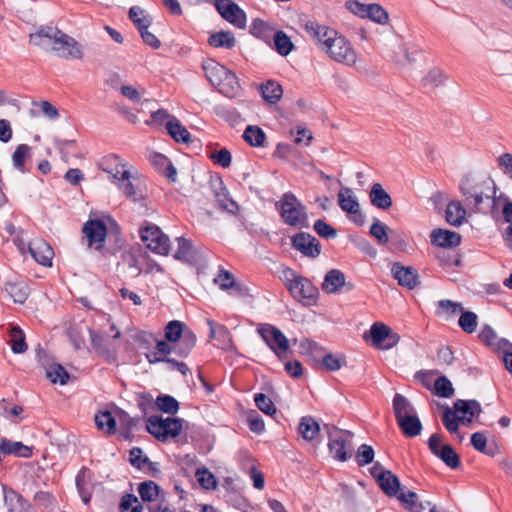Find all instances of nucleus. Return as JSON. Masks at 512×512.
<instances>
[{
  "mask_svg": "<svg viewBox=\"0 0 512 512\" xmlns=\"http://www.w3.org/2000/svg\"><path fill=\"white\" fill-rule=\"evenodd\" d=\"M304 29L320 51L334 62L349 67L357 63L358 56L355 48L337 30L315 21H307Z\"/></svg>",
  "mask_w": 512,
  "mask_h": 512,
  "instance_id": "f257e3e1",
  "label": "nucleus"
},
{
  "mask_svg": "<svg viewBox=\"0 0 512 512\" xmlns=\"http://www.w3.org/2000/svg\"><path fill=\"white\" fill-rule=\"evenodd\" d=\"M464 205L471 213L491 215L496 210L497 185L489 177L467 174L459 184Z\"/></svg>",
  "mask_w": 512,
  "mask_h": 512,
  "instance_id": "f03ea898",
  "label": "nucleus"
},
{
  "mask_svg": "<svg viewBox=\"0 0 512 512\" xmlns=\"http://www.w3.org/2000/svg\"><path fill=\"white\" fill-rule=\"evenodd\" d=\"M30 42L66 60H81L84 56L82 45L56 27H41L30 34Z\"/></svg>",
  "mask_w": 512,
  "mask_h": 512,
  "instance_id": "7ed1b4c3",
  "label": "nucleus"
},
{
  "mask_svg": "<svg viewBox=\"0 0 512 512\" xmlns=\"http://www.w3.org/2000/svg\"><path fill=\"white\" fill-rule=\"evenodd\" d=\"M282 221L291 227H307V213L305 206L292 192L284 193L275 203Z\"/></svg>",
  "mask_w": 512,
  "mask_h": 512,
  "instance_id": "20e7f679",
  "label": "nucleus"
},
{
  "mask_svg": "<svg viewBox=\"0 0 512 512\" xmlns=\"http://www.w3.org/2000/svg\"><path fill=\"white\" fill-rule=\"evenodd\" d=\"M330 454L338 461L345 462L352 455L351 443L354 433L333 425H325Z\"/></svg>",
  "mask_w": 512,
  "mask_h": 512,
  "instance_id": "39448f33",
  "label": "nucleus"
},
{
  "mask_svg": "<svg viewBox=\"0 0 512 512\" xmlns=\"http://www.w3.org/2000/svg\"><path fill=\"white\" fill-rule=\"evenodd\" d=\"M147 431L158 440L165 441L169 437H177L183 428L182 420L179 418H162L159 416H150L146 424Z\"/></svg>",
  "mask_w": 512,
  "mask_h": 512,
  "instance_id": "423d86ee",
  "label": "nucleus"
},
{
  "mask_svg": "<svg viewBox=\"0 0 512 512\" xmlns=\"http://www.w3.org/2000/svg\"><path fill=\"white\" fill-rule=\"evenodd\" d=\"M257 332L277 356L289 350V340L276 326L272 324H261Z\"/></svg>",
  "mask_w": 512,
  "mask_h": 512,
  "instance_id": "0eeeda50",
  "label": "nucleus"
},
{
  "mask_svg": "<svg viewBox=\"0 0 512 512\" xmlns=\"http://www.w3.org/2000/svg\"><path fill=\"white\" fill-rule=\"evenodd\" d=\"M140 238L151 251L162 255L168 254L169 239L162 233L158 226L150 224L141 228Z\"/></svg>",
  "mask_w": 512,
  "mask_h": 512,
  "instance_id": "6e6552de",
  "label": "nucleus"
},
{
  "mask_svg": "<svg viewBox=\"0 0 512 512\" xmlns=\"http://www.w3.org/2000/svg\"><path fill=\"white\" fill-rule=\"evenodd\" d=\"M430 451L440 458L448 467L456 469L460 465V456L449 444H442L439 434H432L428 440Z\"/></svg>",
  "mask_w": 512,
  "mask_h": 512,
  "instance_id": "1a4fd4ad",
  "label": "nucleus"
},
{
  "mask_svg": "<svg viewBox=\"0 0 512 512\" xmlns=\"http://www.w3.org/2000/svg\"><path fill=\"white\" fill-rule=\"evenodd\" d=\"M85 235L88 247L96 250H101L107 237V226L103 220L90 219L82 228Z\"/></svg>",
  "mask_w": 512,
  "mask_h": 512,
  "instance_id": "9d476101",
  "label": "nucleus"
},
{
  "mask_svg": "<svg viewBox=\"0 0 512 512\" xmlns=\"http://www.w3.org/2000/svg\"><path fill=\"white\" fill-rule=\"evenodd\" d=\"M215 7L219 14L237 28L246 26L245 12L232 0H216Z\"/></svg>",
  "mask_w": 512,
  "mask_h": 512,
  "instance_id": "9b49d317",
  "label": "nucleus"
},
{
  "mask_svg": "<svg viewBox=\"0 0 512 512\" xmlns=\"http://www.w3.org/2000/svg\"><path fill=\"white\" fill-rule=\"evenodd\" d=\"M116 184L123 195L133 202H140L146 197V190L142 180L134 175L131 170L129 171L127 180L120 179Z\"/></svg>",
  "mask_w": 512,
  "mask_h": 512,
  "instance_id": "f8f14e48",
  "label": "nucleus"
},
{
  "mask_svg": "<svg viewBox=\"0 0 512 512\" xmlns=\"http://www.w3.org/2000/svg\"><path fill=\"white\" fill-rule=\"evenodd\" d=\"M291 295L305 305H312L316 302L318 289L307 278L301 276L296 284L288 290Z\"/></svg>",
  "mask_w": 512,
  "mask_h": 512,
  "instance_id": "ddd939ff",
  "label": "nucleus"
},
{
  "mask_svg": "<svg viewBox=\"0 0 512 512\" xmlns=\"http://www.w3.org/2000/svg\"><path fill=\"white\" fill-rule=\"evenodd\" d=\"M292 246L303 255L316 258L321 253L320 242L310 233L301 232L292 238Z\"/></svg>",
  "mask_w": 512,
  "mask_h": 512,
  "instance_id": "4468645a",
  "label": "nucleus"
},
{
  "mask_svg": "<svg viewBox=\"0 0 512 512\" xmlns=\"http://www.w3.org/2000/svg\"><path fill=\"white\" fill-rule=\"evenodd\" d=\"M393 277L398 281V284L408 289H414L420 283L417 270L413 267H406L400 263H394L391 268Z\"/></svg>",
  "mask_w": 512,
  "mask_h": 512,
  "instance_id": "2eb2a0df",
  "label": "nucleus"
},
{
  "mask_svg": "<svg viewBox=\"0 0 512 512\" xmlns=\"http://www.w3.org/2000/svg\"><path fill=\"white\" fill-rule=\"evenodd\" d=\"M103 170L108 173L116 183L120 179L127 180L131 170L128 163L124 162L117 155H109L103 159Z\"/></svg>",
  "mask_w": 512,
  "mask_h": 512,
  "instance_id": "dca6fc26",
  "label": "nucleus"
},
{
  "mask_svg": "<svg viewBox=\"0 0 512 512\" xmlns=\"http://www.w3.org/2000/svg\"><path fill=\"white\" fill-rule=\"evenodd\" d=\"M454 411L460 416L462 424H470L475 415L481 412V406L476 400H457L453 405Z\"/></svg>",
  "mask_w": 512,
  "mask_h": 512,
  "instance_id": "f3484780",
  "label": "nucleus"
},
{
  "mask_svg": "<svg viewBox=\"0 0 512 512\" xmlns=\"http://www.w3.org/2000/svg\"><path fill=\"white\" fill-rule=\"evenodd\" d=\"M207 324L210 328V338L217 341V346L224 350H232L234 348L233 339L230 331L221 324H216L212 320H208Z\"/></svg>",
  "mask_w": 512,
  "mask_h": 512,
  "instance_id": "a211bd4d",
  "label": "nucleus"
},
{
  "mask_svg": "<svg viewBox=\"0 0 512 512\" xmlns=\"http://www.w3.org/2000/svg\"><path fill=\"white\" fill-rule=\"evenodd\" d=\"M218 91L226 97L235 98L241 92V86L238 78L231 70H227V74L220 78V81L214 85Z\"/></svg>",
  "mask_w": 512,
  "mask_h": 512,
  "instance_id": "6ab92c4d",
  "label": "nucleus"
},
{
  "mask_svg": "<svg viewBox=\"0 0 512 512\" xmlns=\"http://www.w3.org/2000/svg\"><path fill=\"white\" fill-rule=\"evenodd\" d=\"M478 337L487 346H490L499 352L507 351V349L512 348V343H510L505 338H500L497 333L488 325L481 329Z\"/></svg>",
  "mask_w": 512,
  "mask_h": 512,
  "instance_id": "aec40b11",
  "label": "nucleus"
},
{
  "mask_svg": "<svg viewBox=\"0 0 512 512\" xmlns=\"http://www.w3.org/2000/svg\"><path fill=\"white\" fill-rule=\"evenodd\" d=\"M29 251L36 262L43 266H51L54 251L45 241L39 240L29 245Z\"/></svg>",
  "mask_w": 512,
  "mask_h": 512,
  "instance_id": "412c9836",
  "label": "nucleus"
},
{
  "mask_svg": "<svg viewBox=\"0 0 512 512\" xmlns=\"http://www.w3.org/2000/svg\"><path fill=\"white\" fill-rule=\"evenodd\" d=\"M431 243L433 245L443 247V248H452L456 247L461 242V236L457 232L445 230V229H435L431 233Z\"/></svg>",
  "mask_w": 512,
  "mask_h": 512,
  "instance_id": "4be33fe9",
  "label": "nucleus"
},
{
  "mask_svg": "<svg viewBox=\"0 0 512 512\" xmlns=\"http://www.w3.org/2000/svg\"><path fill=\"white\" fill-rule=\"evenodd\" d=\"M172 352L174 353L173 343L157 339L154 350L145 353V358L149 364L163 363Z\"/></svg>",
  "mask_w": 512,
  "mask_h": 512,
  "instance_id": "5701e85b",
  "label": "nucleus"
},
{
  "mask_svg": "<svg viewBox=\"0 0 512 512\" xmlns=\"http://www.w3.org/2000/svg\"><path fill=\"white\" fill-rule=\"evenodd\" d=\"M345 285V275L338 269H332L325 275L322 290L328 294H335Z\"/></svg>",
  "mask_w": 512,
  "mask_h": 512,
  "instance_id": "b1692460",
  "label": "nucleus"
},
{
  "mask_svg": "<svg viewBox=\"0 0 512 512\" xmlns=\"http://www.w3.org/2000/svg\"><path fill=\"white\" fill-rule=\"evenodd\" d=\"M369 199L373 206L387 210L392 206L391 196L385 191L380 183H374L369 193Z\"/></svg>",
  "mask_w": 512,
  "mask_h": 512,
  "instance_id": "393cba45",
  "label": "nucleus"
},
{
  "mask_svg": "<svg viewBox=\"0 0 512 512\" xmlns=\"http://www.w3.org/2000/svg\"><path fill=\"white\" fill-rule=\"evenodd\" d=\"M466 206L460 201H451L448 203L446 208V221L453 226H459L465 220L467 214Z\"/></svg>",
  "mask_w": 512,
  "mask_h": 512,
  "instance_id": "a878e982",
  "label": "nucleus"
},
{
  "mask_svg": "<svg viewBox=\"0 0 512 512\" xmlns=\"http://www.w3.org/2000/svg\"><path fill=\"white\" fill-rule=\"evenodd\" d=\"M32 454V448L24 445L22 442L2 438V455H15L17 457L30 458Z\"/></svg>",
  "mask_w": 512,
  "mask_h": 512,
  "instance_id": "bb28decb",
  "label": "nucleus"
},
{
  "mask_svg": "<svg viewBox=\"0 0 512 512\" xmlns=\"http://www.w3.org/2000/svg\"><path fill=\"white\" fill-rule=\"evenodd\" d=\"M377 483L388 496H396L400 490V480L390 470L378 475Z\"/></svg>",
  "mask_w": 512,
  "mask_h": 512,
  "instance_id": "cd10ccee",
  "label": "nucleus"
},
{
  "mask_svg": "<svg viewBox=\"0 0 512 512\" xmlns=\"http://www.w3.org/2000/svg\"><path fill=\"white\" fill-rule=\"evenodd\" d=\"M397 424L402 433L409 438L420 435L422 431V424L416 413L409 417L401 418L397 421Z\"/></svg>",
  "mask_w": 512,
  "mask_h": 512,
  "instance_id": "c85d7f7f",
  "label": "nucleus"
},
{
  "mask_svg": "<svg viewBox=\"0 0 512 512\" xmlns=\"http://www.w3.org/2000/svg\"><path fill=\"white\" fill-rule=\"evenodd\" d=\"M207 80L214 86L222 76L227 74V68L213 59L205 60L202 64Z\"/></svg>",
  "mask_w": 512,
  "mask_h": 512,
  "instance_id": "c756f323",
  "label": "nucleus"
},
{
  "mask_svg": "<svg viewBox=\"0 0 512 512\" xmlns=\"http://www.w3.org/2000/svg\"><path fill=\"white\" fill-rule=\"evenodd\" d=\"M166 129L169 135L176 142L189 143L191 141V135L189 131L181 124L176 117H171L166 123Z\"/></svg>",
  "mask_w": 512,
  "mask_h": 512,
  "instance_id": "7c9ffc66",
  "label": "nucleus"
},
{
  "mask_svg": "<svg viewBox=\"0 0 512 512\" xmlns=\"http://www.w3.org/2000/svg\"><path fill=\"white\" fill-rule=\"evenodd\" d=\"M178 248L174 257L182 262L193 263L196 261V251L192 242L183 237L177 238Z\"/></svg>",
  "mask_w": 512,
  "mask_h": 512,
  "instance_id": "2f4dec72",
  "label": "nucleus"
},
{
  "mask_svg": "<svg viewBox=\"0 0 512 512\" xmlns=\"http://www.w3.org/2000/svg\"><path fill=\"white\" fill-rule=\"evenodd\" d=\"M338 204L347 213H355L359 210V202L351 188L344 187L338 193Z\"/></svg>",
  "mask_w": 512,
  "mask_h": 512,
  "instance_id": "473e14b6",
  "label": "nucleus"
},
{
  "mask_svg": "<svg viewBox=\"0 0 512 512\" xmlns=\"http://www.w3.org/2000/svg\"><path fill=\"white\" fill-rule=\"evenodd\" d=\"M196 335L192 330L186 331L184 336L173 344L174 353L179 357H187L196 345Z\"/></svg>",
  "mask_w": 512,
  "mask_h": 512,
  "instance_id": "72a5a7b5",
  "label": "nucleus"
},
{
  "mask_svg": "<svg viewBox=\"0 0 512 512\" xmlns=\"http://www.w3.org/2000/svg\"><path fill=\"white\" fill-rule=\"evenodd\" d=\"M208 44L214 48L232 49L236 44V39L232 32L220 31L209 36Z\"/></svg>",
  "mask_w": 512,
  "mask_h": 512,
  "instance_id": "f704fd0d",
  "label": "nucleus"
},
{
  "mask_svg": "<svg viewBox=\"0 0 512 512\" xmlns=\"http://www.w3.org/2000/svg\"><path fill=\"white\" fill-rule=\"evenodd\" d=\"M320 427L318 422L311 416L301 418L298 426V433L303 439L312 441L318 435Z\"/></svg>",
  "mask_w": 512,
  "mask_h": 512,
  "instance_id": "c9c22d12",
  "label": "nucleus"
},
{
  "mask_svg": "<svg viewBox=\"0 0 512 512\" xmlns=\"http://www.w3.org/2000/svg\"><path fill=\"white\" fill-rule=\"evenodd\" d=\"M138 493L144 502H154L163 494L161 488L151 480L141 482L138 486Z\"/></svg>",
  "mask_w": 512,
  "mask_h": 512,
  "instance_id": "e433bc0d",
  "label": "nucleus"
},
{
  "mask_svg": "<svg viewBox=\"0 0 512 512\" xmlns=\"http://www.w3.org/2000/svg\"><path fill=\"white\" fill-rule=\"evenodd\" d=\"M393 410L396 421L416 413L413 405L408 401V399L398 393L394 396L393 399Z\"/></svg>",
  "mask_w": 512,
  "mask_h": 512,
  "instance_id": "4c0bfd02",
  "label": "nucleus"
},
{
  "mask_svg": "<svg viewBox=\"0 0 512 512\" xmlns=\"http://www.w3.org/2000/svg\"><path fill=\"white\" fill-rule=\"evenodd\" d=\"M95 424L99 430L108 434H113L116 431V418L108 410L98 411L95 414Z\"/></svg>",
  "mask_w": 512,
  "mask_h": 512,
  "instance_id": "58836bf2",
  "label": "nucleus"
},
{
  "mask_svg": "<svg viewBox=\"0 0 512 512\" xmlns=\"http://www.w3.org/2000/svg\"><path fill=\"white\" fill-rule=\"evenodd\" d=\"M183 322L173 320L167 323L165 327V339L170 343H176L180 338L184 336L186 331H190Z\"/></svg>",
  "mask_w": 512,
  "mask_h": 512,
  "instance_id": "ea45409f",
  "label": "nucleus"
},
{
  "mask_svg": "<svg viewBox=\"0 0 512 512\" xmlns=\"http://www.w3.org/2000/svg\"><path fill=\"white\" fill-rule=\"evenodd\" d=\"M129 18L140 32L148 29L152 24V19L149 14L139 6H133L129 10Z\"/></svg>",
  "mask_w": 512,
  "mask_h": 512,
  "instance_id": "a19ab883",
  "label": "nucleus"
},
{
  "mask_svg": "<svg viewBox=\"0 0 512 512\" xmlns=\"http://www.w3.org/2000/svg\"><path fill=\"white\" fill-rule=\"evenodd\" d=\"M243 138L251 146L263 147L266 134L259 126L249 125L244 130Z\"/></svg>",
  "mask_w": 512,
  "mask_h": 512,
  "instance_id": "79ce46f5",
  "label": "nucleus"
},
{
  "mask_svg": "<svg viewBox=\"0 0 512 512\" xmlns=\"http://www.w3.org/2000/svg\"><path fill=\"white\" fill-rule=\"evenodd\" d=\"M263 98L270 104H276L282 97L283 90L281 85L274 81H267L260 88Z\"/></svg>",
  "mask_w": 512,
  "mask_h": 512,
  "instance_id": "37998d69",
  "label": "nucleus"
},
{
  "mask_svg": "<svg viewBox=\"0 0 512 512\" xmlns=\"http://www.w3.org/2000/svg\"><path fill=\"white\" fill-rule=\"evenodd\" d=\"M271 40L275 50L282 56H287L294 48L293 42L282 30L275 31Z\"/></svg>",
  "mask_w": 512,
  "mask_h": 512,
  "instance_id": "c03bdc74",
  "label": "nucleus"
},
{
  "mask_svg": "<svg viewBox=\"0 0 512 512\" xmlns=\"http://www.w3.org/2000/svg\"><path fill=\"white\" fill-rule=\"evenodd\" d=\"M31 155V147L27 144H20L16 147L12 155V163L15 169L21 173H25V162Z\"/></svg>",
  "mask_w": 512,
  "mask_h": 512,
  "instance_id": "a18cd8bd",
  "label": "nucleus"
},
{
  "mask_svg": "<svg viewBox=\"0 0 512 512\" xmlns=\"http://www.w3.org/2000/svg\"><path fill=\"white\" fill-rule=\"evenodd\" d=\"M251 33L257 38L270 43L275 31L267 22L256 19L252 23Z\"/></svg>",
  "mask_w": 512,
  "mask_h": 512,
  "instance_id": "49530a36",
  "label": "nucleus"
},
{
  "mask_svg": "<svg viewBox=\"0 0 512 512\" xmlns=\"http://www.w3.org/2000/svg\"><path fill=\"white\" fill-rule=\"evenodd\" d=\"M398 499L404 504L410 512H424L426 507L418 501V496L413 491H401Z\"/></svg>",
  "mask_w": 512,
  "mask_h": 512,
  "instance_id": "de8ad7c7",
  "label": "nucleus"
},
{
  "mask_svg": "<svg viewBox=\"0 0 512 512\" xmlns=\"http://www.w3.org/2000/svg\"><path fill=\"white\" fill-rule=\"evenodd\" d=\"M15 303L23 304L29 294L28 286L24 283H8L5 288Z\"/></svg>",
  "mask_w": 512,
  "mask_h": 512,
  "instance_id": "09e8293b",
  "label": "nucleus"
},
{
  "mask_svg": "<svg viewBox=\"0 0 512 512\" xmlns=\"http://www.w3.org/2000/svg\"><path fill=\"white\" fill-rule=\"evenodd\" d=\"M11 349L16 354L24 353L27 350V344L25 342V336L23 331L16 326L10 329V340Z\"/></svg>",
  "mask_w": 512,
  "mask_h": 512,
  "instance_id": "8fccbe9b",
  "label": "nucleus"
},
{
  "mask_svg": "<svg viewBox=\"0 0 512 512\" xmlns=\"http://www.w3.org/2000/svg\"><path fill=\"white\" fill-rule=\"evenodd\" d=\"M447 79V76L439 68H433L427 72L422 78V84L428 88H437L442 86Z\"/></svg>",
  "mask_w": 512,
  "mask_h": 512,
  "instance_id": "3c124183",
  "label": "nucleus"
},
{
  "mask_svg": "<svg viewBox=\"0 0 512 512\" xmlns=\"http://www.w3.org/2000/svg\"><path fill=\"white\" fill-rule=\"evenodd\" d=\"M215 198L222 209L230 213H236L238 211L237 203L229 196L225 187H220V189L215 192Z\"/></svg>",
  "mask_w": 512,
  "mask_h": 512,
  "instance_id": "603ef678",
  "label": "nucleus"
},
{
  "mask_svg": "<svg viewBox=\"0 0 512 512\" xmlns=\"http://www.w3.org/2000/svg\"><path fill=\"white\" fill-rule=\"evenodd\" d=\"M390 333V328L383 323H374L370 328L371 339L374 346L382 349L387 335Z\"/></svg>",
  "mask_w": 512,
  "mask_h": 512,
  "instance_id": "864d4df0",
  "label": "nucleus"
},
{
  "mask_svg": "<svg viewBox=\"0 0 512 512\" xmlns=\"http://www.w3.org/2000/svg\"><path fill=\"white\" fill-rule=\"evenodd\" d=\"M46 376L52 383L65 385L69 379V374L60 364H53L46 369Z\"/></svg>",
  "mask_w": 512,
  "mask_h": 512,
  "instance_id": "5fc2aeb1",
  "label": "nucleus"
},
{
  "mask_svg": "<svg viewBox=\"0 0 512 512\" xmlns=\"http://www.w3.org/2000/svg\"><path fill=\"white\" fill-rule=\"evenodd\" d=\"M458 325L464 332L472 334L477 329L478 317L471 311L462 312L458 320Z\"/></svg>",
  "mask_w": 512,
  "mask_h": 512,
  "instance_id": "6e6d98bb",
  "label": "nucleus"
},
{
  "mask_svg": "<svg viewBox=\"0 0 512 512\" xmlns=\"http://www.w3.org/2000/svg\"><path fill=\"white\" fill-rule=\"evenodd\" d=\"M367 18L381 25H385L389 21L387 11L379 4H368Z\"/></svg>",
  "mask_w": 512,
  "mask_h": 512,
  "instance_id": "4d7b16f0",
  "label": "nucleus"
},
{
  "mask_svg": "<svg viewBox=\"0 0 512 512\" xmlns=\"http://www.w3.org/2000/svg\"><path fill=\"white\" fill-rule=\"evenodd\" d=\"M156 404L158 408L168 414H176L179 410V403L178 401L167 394L159 395L156 399Z\"/></svg>",
  "mask_w": 512,
  "mask_h": 512,
  "instance_id": "13d9d810",
  "label": "nucleus"
},
{
  "mask_svg": "<svg viewBox=\"0 0 512 512\" xmlns=\"http://www.w3.org/2000/svg\"><path fill=\"white\" fill-rule=\"evenodd\" d=\"M196 478L199 484L206 490L215 489L217 487V481L215 476L209 472L206 468H198L196 470Z\"/></svg>",
  "mask_w": 512,
  "mask_h": 512,
  "instance_id": "bf43d9fd",
  "label": "nucleus"
},
{
  "mask_svg": "<svg viewBox=\"0 0 512 512\" xmlns=\"http://www.w3.org/2000/svg\"><path fill=\"white\" fill-rule=\"evenodd\" d=\"M254 401L257 408L267 415L272 416L277 411L272 400L263 393L255 394Z\"/></svg>",
  "mask_w": 512,
  "mask_h": 512,
  "instance_id": "052dcab7",
  "label": "nucleus"
},
{
  "mask_svg": "<svg viewBox=\"0 0 512 512\" xmlns=\"http://www.w3.org/2000/svg\"><path fill=\"white\" fill-rule=\"evenodd\" d=\"M387 229L388 227L384 223L375 220L370 227L369 233L377 240L378 244L383 245L389 241Z\"/></svg>",
  "mask_w": 512,
  "mask_h": 512,
  "instance_id": "680f3d73",
  "label": "nucleus"
},
{
  "mask_svg": "<svg viewBox=\"0 0 512 512\" xmlns=\"http://www.w3.org/2000/svg\"><path fill=\"white\" fill-rule=\"evenodd\" d=\"M443 424L445 428L450 433H456L459 428V422L460 416L456 414L454 410H452L450 407H447L444 411L443 418H442Z\"/></svg>",
  "mask_w": 512,
  "mask_h": 512,
  "instance_id": "e2e57ef3",
  "label": "nucleus"
},
{
  "mask_svg": "<svg viewBox=\"0 0 512 512\" xmlns=\"http://www.w3.org/2000/svg\"><path fill=\"white\" fill-rule=\"evenodd\" d=\"M434 389H435V392L440 397L450 398L454 394V389L452 387V383L445 376H441L436 379L435 384H434Z\"/></svg>",
  "mask_w": 512,
  "mask_h": 512,
  "instance_id": "0e129e2a",
  "label": "nucleus"
},
{
  "mask_svg": "<svg viewBox=\"0 0 512 512\" xmlns=\"http://www.w3.org/2000/svg\"><path fill=\"white\" fill-rule=\"evenodd\" d=\"M374 449L368 444H362L356 453V460L360 467L366 466L374 460Z\"/></svg>",
  "mask_w": 512,
  "mask_h": 512,
  "instance_id": "69168bd1",
  "label": "nucleus"
},
{
  "mask_svg": "<svg viewBox=\"0 0 512 512\" xmlns=\"http://www.w3.org/2000/svg\"><path fill=\"white\" fill-rule=\"evenodd\" d=\"M343 363H345V358L341 355H334L332 353H326L323 355V359L320 364L328 371H337L339 370Z\"/></svg>",
  "mask_w": 512,
  "mask_h": 512,
  "instance_id": "338daca9",
  "label": "nucleus"
},
{
  "mask_svg": "<svg viewBox=\"0 0 512 512\" xmlns=\"http://www.w3.org/2000/svg\"><path fill=\"white\" fill-rule=\"evenodd\" d=\"M120 510L121 512H142V505L135 495L126 494L121 499Z\"/></svg>",
  "mask_w": 512,
  "mask_h": 512,
  "instance_id": "774afa93",
  "label": "nucleus"
}]
</instances>
